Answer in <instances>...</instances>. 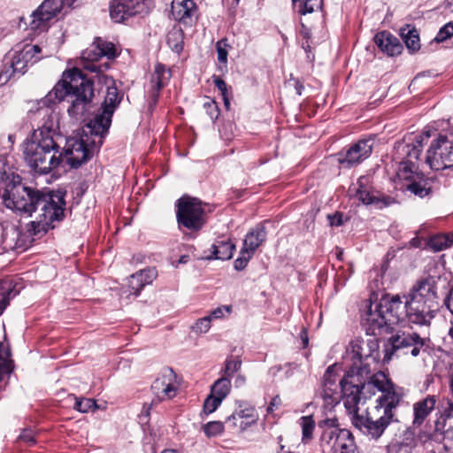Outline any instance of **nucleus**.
<instances>
[{"label": "nucleus", "mask_w": 453, "mask_h": 453, "mask_svg": "<svg viewBox=\"0 0 453 453\" xmlns=\"http://www.w3.org/2000/svg\"><path fill=\"white\" fill-rule=\"evenodd\" d=\"M3 201L7 208L34 219L28 231L35 235L53 228L52 223L64 217L65 201L60 194L45 195L21 182L9 183Z\"/></svg>", "instance_id": "obj_1"}, {"label": "nucleus", "mask_w": 453, "mask_h": 453, "mask_svg": "<svg viewBox=\"0 0 453 453\" xmlns=\"http://www.w3.org/2000/svg\"><path fill=\"white\" fill-rule=\"evenodd\" d=\"M93 96V82L80 69L73 68L63 73L61 81L39 104L49 108L50 104L56 102L67 101L70 103L67 108L69 116L76 121H81L89 109ZM46 111L47 119L35 131H48L52 139H57V117L49 112V109Z\"/></svg>", "instance_id": "obj_2"}, {"label": "nucleus", "mask_w": 453, "mask_h": 453, "mask_svg": "<svg viewBox=\"0 0 453 453\" xmlns=\"http://www.w3.org/2000/svg\"><path fill=\"white\" fill-rule=\"evenodd\" d=\"M373 386L381 392L372 408L367 409L365 414H359L358 404H355V411H350L352 424L363 433L373 439L380 438L388 426L393 421L396 410V394L395 386L388 376L382 372L373 374L370 380L361 387L370 389Z\"/></svg>", "instance_id": "obj_3"}, {"label": "nucleus", "mask_w": 453, "mask_h": 453, "mask_svg": "<svg viewBox=\"0 0 453 453\" xmlns=\"http://www.w3.org/2000/svg\"><path fill=\"white\" fill-rule=\"evenodd\" d=\"M429 131L423 133H411L398 143V150L403 156L398 164V189L409 192L420 198L426 196L430 187L424 174L418 171L416 161L422 151L423 145L430 138Z\"/></svg>", "instance_id": "obj_4"}, {"label": "nucleus", "mask_w": 453, "mask_h": 453, "mask_svg": "<svg viewBox=\"0 0 453 453\" xmlns=\"http://www.w3.org/2000/svg\"><path fill=\"white\" fill-rule=\"evenodd\" d=\"M23 157L27 165L40 174L49 173L63 161L58 142L48 131L33 132L23 143Z\"/></svg>", "instance_id": "obj_5"}, {"label": "nucleus", "mask_w": 453, "mask_h": 453, "mask_svg": "<svg viewBox=\"0 0 453 453\" xmlns=\"http://www.w3.org/2000/svg\"><path fill=\"white\" fill-rule=\"evenodd\" d=\"M436 299L437 295L434 282L429 280L418 281L412 287L405 301L408 321L419 326H429L434 318L437 306Z\"/></svg>", "instance_id": "obj_6"}, {"label": "nucleus", "mask_w": 453, "mask_h": 453, "mask_svg": "<svg viewBox=\"0 0 453 453\" xmlns=\"http://www.w3.org/2000/svg\"><path fill=\"white\" fill-rule=\"evenodd\" d=\"M361 388L348 380V378H340L334 372V366H329L324 374V382L321 395L328 405H335L343 400V404L349 414L355 411V404L360 403Z\"/></svg>", "instance_id": "obj_7"}, {"label": "nucleus", "mask_w": 453, "mask_h": 453, "mask_svg": "<svg viewBox=\"0 0 453 453\" xmlns=\"http://www.w3.org/2000/svg\"><path fill=\"white\" fill-rule=\"evenodd\" d=\"M176 218L179 227L191 232L200 231L206 221V214L200 200L182 196L177 202Z\"/></svg>", "instance_id": "obj_8"}, {"label": "nucleus", "mask_w": 453, "mask_h": 453, "mask_svg": "<svg viewBox=\"0 0 453 453\" xmlns=\"http://www.w3.org/2000/svg\"><path fill=\"white\" fill-rule=\"evenodd\" d=\"M42 49L38 45H25L22 50H16L5 58V69L0 73V82H6L12 77L20 76L26 72L29 62H37L41 59Z\"/></svg>", "instance_id": "obj_9"}, {"label": "nucleus", "mask_w": 453, "mask_h": 453, "mask_svg": "<svg viewBox=\"0 0 453 453\" xmlns=\"http://www.w3.org/2000/svg\"><path fill=\"white\" fill-rule=\"evenodd\" d=\"M121 101V96L116 87H108L101 111L91 119L88 127L91 133L96 134H103L109 129L113 112L119 106Z\"/></svg>", "instance_id": "obj_10"}, {"label": "nucleus", "mask_w": 453, "mask_h": 453, "mask_svg": "<svg viewBox=\"0 0 453 453\" xmlns=\"http://www.w3.org/2000/svg\"><path fill=\"white\" fill-rule=\"evenodd\" d=\"M426 161L435 171L452 167L453 142L440 135L428 149Z\"/></svg>", "instance_id": "obj_11"}, {"label": "nucleus", "mask_w": 453, "mask_h": 453, "mask_svg": "<svg viewBox=\"0 0 453 453\" xmlns=\"http://www.w3.org/2000/svg\"><path fill=\"white\" fill-rule=\"evenodd\" d=\"M63 159L73 167L77 168L87 162L91 157V150L88 146V136H71L66 139L65 145L61 150Z\"/></svg>", "instance_id": "obj_12"}, {"label": "nucleus", "mask_w": 453, "mask_h": 453, "mask_svg": "<svg viewBox=\"0 0 453 453\" xmlns=\"http://www.w3.org/2000/svg\"><path fill=\"white\" fill-rule=\"evenodd\" d=\"M321 449L323 453H356L354 437L349 431H342L336 434L326 432L321 437Z\"/></svg>", "instance_id": "obj_13"}, {"label": "nucleus", "mask_w": 453, "mask_h": 453, "mask_svg": "<svg viewBox=\"0 0 453 453\" xmlns=\"http://www.w3.org/2000/svg\"><path fill=\"white\" fill-rule=\"evenodd\" d=\"M148 12L147 0H112L110 4L111 19L117 23Z\"/></svg>", "instance_id": "obj_14"}, {"label": "nucleus", "mask_w": 453, "mask_h": 453, "mask_svg": "<svg viewBox=\"0 0 453 453\" xmlns=\"http://www.w3.org/2000/svg\"><path fill=\"white\" fill-rule=\"evenodd\" d=\"M114 58L116 57V49L112 42L96 39L92 45L81 53V61L84 68L91 72H98L99 66L95 63L100 58Z\"/></svg>", "instance_id": "obj_15"}, {"label": "nucleus", "mask_w": 453, "mask_h": 453, "mask_svg": "<svg viewBox=\"0 0 453 453\" xmlns=\"http://www.w3.org/2000/svg\"><path fill=\"white\" fill-rule=\"evenodd\" d=\"M178 388L177 376L172 368H164L151 385V389L158 401L174 397Z\"/></svg>", "instance_id": "obj_16"}, {"label": "nucleus", "mask_w": 453, "mask_h": 453, "mask_svg": "<svg viewBox=\"0 0 453 453\" xmlns=\"http://www.w3.org/2000/svg\"><path fill=\"white\" fill-rule=\"evenodd\" d=\"M64 0H45L31 15L29 23L32 30L47 28L48 22L62 10Z\"/></svg>", "instance_id": "obj_17"}, {"label": "nucleus", "mask_w": 453, "mask_h": 453, "mask_svg": "<svg viewBox=\"0 0 453 453\" xmlns=\"http://www.w3.org/2000/svg\"><path fill=\"white\" fill-rule=\"evenodd\" d=\"M428 341L416 332L398 330V357L409 355L418 357L421 350L427 347Z\"/></svg>", "instance_id": "obj_18"}, {"label": "nucleus", "mask_w": 453, "mask_h": 453, "mask_svg": "<svg viewBox=\"0 0 453 453\" xmlns=\"http://www.w3.org/2000/svg\"><path fill=\"white\" fill-rule=\"evenodd\" d=\"M373 145L374 140L372 138L359 140L348 149L339 161L348 167L356 165L370 157Z\"/></svg>", "instance_id": "obj_19"}, {"label": "nucleus", "mask_w": 453, "mask_h": 453, "mask_svg": "<svg viewBox=\"0 0 453 453\" xmlns=\"http://www.w3.org/2000/svg\"><path fill=\"white\" fill-rule=\"evenodd\" d=\"M197 7L193 0H173L172 15L173 19L184 25L191 26L196 18Z\"/></svg>", "instance_id": "obj_20"}, {"label": "nucleus", "mask_w": 453, "mask_h": 453, "mask_svg": "<svg viewBox=\"0 0 453 453\" xmlns=\"http://www.w3.org/2000/svg\"><path fill=\"white\" fill-rule=\"evenodd\" d=\"M155 268H146L132 274L128 279L127 296L134 295L137 296L144 286L152 283L157 278Z\"/></svg>", "instance_id": "obj_21"}, {"label": "nucleus", "mask_w": 453, "mask_h": 453, "mask_svg": "<svg viewBox=\"0 0 453 453\" xmlns=\"http://www.w3.org/2000/svg\"><path fill=\"white\" fill-rule=\"evenodd\" d=\"M437 403V396L434 395H428L425 398L416 402L412 405L413 420L412 426L419 427L425 422L426 418L434 410Z\"/></svg>", "instance_id": "obj_22"}, {"label": "nucleus", "mask_w": 453, "mask_h": 453, "mask_svg": "<svg viewBox=\"0 0 453 453\" xmlns=\"http://www.w3.org/2000/svg\"><path fill=\"white\" fill-rule=\"evenodd\" d=\"M257 420V415L255 408L244 403H240L239 409L226 419L227 422L233 423V426H239L241 430H245L252 424H255Z\"/></svg>", "instance_id": "obj_23"}, {"label": "nucleus", "mask_w": 453, "mask_h": 453, "mask_svg": "<svg viewBox=\"0 0 453 453\" xmlns=\"http://www.w3.org/2000/svg\"><path fill=\"white\" fill-rule=\"evenodd\" d=\"M453 244V237L445 234H437L432 236L428 240H421L418 237L411 239L410 245L414 248H420L423 245L425 248L431 250L434 252L441 251Z\"/></svg>", "instance_id": "obj_24"}, {"label": "nucleus", "mask_w": 453, "mask_h": 453, "mask_svg": "<svg viewBox=\"0 0 453 453\" xmlns=\"http://www.w3.org/2000/svg\"><path fill=\"white\" fill-rule=\"evenodd\" d=\"M378 349V342L372 338L356 340L352 342V351L360 361L369 358L376 360Z\"/></svg>", "instance_id": "obj_25"}, {"label": "nucleus", "mask_w": 453, "mask_h": 453, "mask_svg": "<svg viewBox=\"0 0 453 453\" xmlns=\"http://www.w3.org/2000/svg\"><path fill=\"white\" fill-rule=\"evenodd\" d=\"M266 238L265 228L258 225L252 228L245 236L242 250H246L250 254H254L255 250L265 242Z\"/></svg>", "instance_id": "obj_26"}, {"label": "nucleus", "mask_w": 453, "mask_h": 453, "mask_svg": "<svg viewBox=\"0 0 453 453\" xmlns=\"http://www.w3.org/2000/svg\"><path fill=\"white\" fill-rule=\"evenodd\" d=\"M235 245L229 240H218L211 246V255L206 259L228 260L232 258Z\"/></svg>", "instance_id": "obj_27"}, {"label": "nucleus", "mask_w": 453, "mask_h": 453, "mask_svg": "<svg viewBox=\"0 0 453 453\" xmlns=\"http://www.w3.org/2000/svg\"><path fill=\"white\" fill-rule=\"evenodd\" d=\"M374 42L382 52L390 57L395 56L396 38L391 33L388 31L379 32L374 37Z\"/></svg>", "instance_id": "obj_28"}, {"label": "nucleus", "mask_w": 453, "mask_h": 453, "mask_svg": "<svg viewBox=\"0 0 453 453\" xmlns=\"http://www.w3.org/2000/svg\"><path fill=\"white\" fill-rule=\"evenodd\" d=\"M400 35L410 51L415 52L419 50V36L415 28H402Z\"/></svg>", "instance_id": "obj_29"}, {"label": "nucleus", "mask_w": 453, "mask_h": 453, "mask_svg": "<svg viewBox=\"0 0 453 453\" xmlns=\"http://www.w3.org/2000/svg\"><path fill=\"white\" fill-rule=\"evenodd\" d=\"M396 303V297L392 298V304H380L379 315L383 320L384 324L389 328L393 329L396 324V315L393 311V304Z\"/></svg>", "instance_id": "obj_30"}, {"label": "nucleus", "mask_w": 453, "mask_h": 453, "mask_svg": "<svg viewBox=\"0 0 453 453\" xmlns=\"http://www.w3.org/2000/svg\"><path fill=\"white\" fill-rule=\"evenodd\" d=\"M231 386V380L222 376L212 384L211 393L224 400L230 393Z\"/></svg>", "instance_id": "obj_31"}, {"label": "nucleus", "mask_w": 453, "mask_h": 453, "mask_svg": "<svg viewBox=\"0 0 453 453\" xmlns=\"http://www.w3.org/2000/svg\"><path fill=\"white\" fill-rule=\"evenodd\" d=\"M184 35L180 27H173L167 35V44L176 53L183 50Z\"/></svg>", "instance_id": "obj_32"}, {"label": "nucleus", "mask_w": 453, "mask_h": 453, "mask_svg": "<svg viewBox=\"0 0 453 453\" xmlns=\"http://www.w3.org/2000/svg\"><path fill=\"white\" fill-rule=\"evenodd\" d=\"M170 78V71L167 70L163 65L157 64L155 66L154 74L152 76L151 82L153 87L159 90L164 87L166 81Z\"/></svg>", "instance_id": "obj_33"}, {"label": "nucleus", "mask_w": 453, "mask_h": 453, "mask_svg": "<svg viewBox=\"0 0 453 453\" xmlns=\"http://www.w3.org/2000/svg\"><path fill=\"white\" fill-rule=\"evenodd\" d=\"M323 2L322 0H301L298 1L296 7L298 8V12L301 15H305L308 13H312L314 12L320 11L322 8Z\"/></svg>", "instance_id": "obj_34"}, {"label": "nucleus", "mask_w": 453, "mask_h": 453, "mask_svg": "<svg viewBox=\"0 0 453 453\" xmlns=\"http://www.w3.org/2000/svg\"><path fill=\"white\" fill-rule=\"evenodd\" d=\"M299 425L302 428L303 441H308L312 438V433L315 428V421L311 416H303L299 419Z\"/></svg>", "instance_id": "obj_35"}, {"label": "nucleus", "mask_w": 453, "mask_h": 453, "mask_svg": "<svg viewBox=\"0 0 453 453\" xmlns=\"http://www.w3.org/2000/svg\"><path fill=\"white\" fill-rule=\"evenodd\" d=\"M367 180H368L367 178L363 176V177H360L357 181L359 187H358L357 195L358 196V199L360 201H362V203L365 204L372 203L374 202V198H375L365 188V185L367 182Z\"/></svg>", "instance_id": "obj_36"}, {"label": "nucleus", "mask_w": 453, "mask_h": 453, "mask_svg": "<svg viewBox=\"0 0 453 453\" xmlns=\"http://www.w3.org/2000/svg\"><path fill=\"white\" fill-rule=\"evenodd\" d=\"M10 354L5 350L3 343L0 342V380L5 373H9L12 371Z\"/></svg>", "instance_id": "obj_37"}, {"label": "nucleus", "mask_w": 453, "mask_h": 453, "mask_svg": "<svg viewBox=\"0 0 453 453\" xmlns=\"http://www.w3.org/2000/svg\"><path fill=\"white\" fill-rule=\"evenodd\" d=\"M74 409L80 412H88L97 409V404L93 399L75 398Z\"/></svg>", "instance_id": "obj_38"}, {"label": "nucleus", "mask_w": 453, "mask_h": 453, "mask_svg": "<svg viewBox=\"0 0 453 453\" xmlns=\"http://www.w3.org/2000/svg\"><path fill=\"white\" fill-rule=\"evenodd\" d=\"M12 293L8 282H0V315L9 303L10 295Z\"/></svg>", "instance_id": "obj_39"}, {"label": "nucleus", "mask_w": 453, "mask_h": 453, "mask_svg": "<svg viewBox=\"0 0 453 453\" xmlns=\"http://www.w3.org/2000/svg\"><path fill=\"white\" fill-rule=\"evenodd\" d=\"M203 429L206 436L214 437L223 433L224 425L220 421H211L206 423Z\"/></svg>", "instance_id": "obj_40"}, {"label": "nucleus", "mask_w": 453, "mask_h": 453, "mask_svg": "<svg viewBox=\"0 0 453 453\" xmlns=\"http://www.w3.org/2000/svg\"><path fill=\"white\" fill-rule=\"evenodd\" d=\"M222 401V399L211 393L203 403V411L206 414L212 413L221 404Z\"/></svg>", "instance_id": "obj_41"}, {"label": "nucleus", "mask_w": 453, "mask_h": 453, "mask_svg": "<svg viewBox=\"0 0 453 453\" xmlns=\"http://www.w3.org/2000/svg\"><path fill=\"white\" fill-rule=\"evenodd\" d=\"M242 367V361L239 358H229L226 360L224 376L231 378L234 372Z\"/></svg>", "instance_id": "obj_42"}, {"label": "nucleus", "mask_w": 453, "mask_h": 453, "mask_svg": "<svg viewBox=\"0 0 453 453\" xmlns=\"http://www.w3.org/2000/svg\"><path fill=\"white\" fill-rule=\"evenodd\" d=\"M320 426L324 427V431L322 433L321 437L328 431L333 432L334 434H336L338 432L342 431H348L347 429H339L338 428V419L336 418H327L324 419L320 423Z\"/></svg>", "instance_id": "obj_43"}, {"label": "nucleus", "mask_w": 453, "mask_h": 453, "mask_svg": "<svg viewBox=\"0 0 453 453\" xmlns=\"http://www.w3.org/2000/svg\"><path fill=\"white\" fill-rule=\"evenodd\" d=\"M211 319L205 316L202 319H197L195 325L192 326V331L196 334H203L207 333L211 328Z\"/></svg>", "instance_id": "obj_44"}, {"label": "nucleus", "mask_w": 453, "mask_h": 453, "mask_svg": "<svg viewBox=\"0 0 453 453\" xmlns=\"http://www.w3.org/2000/svg\"><path fill=\"white\" fill-rule=\"evenodd\" d=\"M416 445V435L414 426L407 428L403 434V440L398 443V448L401 446H406L413 448Z\"/></svg>", "instance_id": "obj_45"}, {"label": "nucleus", "mask_w": 453, "mask_h": 453, "mask_svg": "<svg viewBox=\"0 0 453 453\" xmlns=\"http://www.w3.org/2000/svg\"><path fill=\"white\" fill-rule=\"evenodd\" d=\"M252 254L246 251V250H241L240 256L237 259H235L234 263V269L237 271L243 270L247 265L250 259L252 257Z\"/></svg>", "instance_id": "obj_46"}, {"label": "nucleus", "mask_w": 453, "mask_h": 453, "mask_svg": "<svg viewBox=\"0 0 453 453\" xmlns=\"http://www.w3.org/2000/svg\"><path fill=\"white\" fill-rule=\"evenodd\" d=\"M442 437V432H440L439 422L435 424V431L433 434H428L427 432L421 431L418 434V439L422 442H426L429 440L439 441Z\"/></svg>", "instance_id": "obj_47"}, {"label": "nucleus", "mask_w": 453, "mask_h": 453, "mask_svg": "<svg viewBox=\"0 0 453 453\" xmlns=\"http://www.w3.org/2000/svg\"><path fill=\"white\" fill-rule=\"evenodd\" d=\"M203 108L206 110L207 114L211 119H216L219 117V111L216 102L209 97L203 103Z\"/></svg>", "instance_id": "obj_48"}, {"label": "nucleus", "mask_w": 453, "mask_h": 453, "mask_svg": "<svg viewBox=\"0 0 453 453\" xmlns=\"http://www.w3.org/2000/svg\"><path fill=\"white\" fill-rule=\"evenodd\" d=\"M228 44L226 42V40H220L216 44L217 49V54H218V60L220 63L226 64L227 61V48Z\"/></svg>", "instance_id": "obj_49"}, {"label": "nucleus", "mask_w": 453, "mask_h": 453, "mask_svg": "<svg viewBox=\"0 0 453 453\" xmlns=\"http://www.w3.org/2000/svg\"><path fill=\"white\" fill-rule=\"evenodd\" d=\"M453 35V23L449 22L444 25L438 32L435 41L443 42Z\"/></svg>", "instance_id": "obj_50"}, {"label": "nucleus", "mask_w": 453, "mask_h": 453, "mask_svg": "<svg viewBox=\"0 0 453 453\" xmlns=\"http://www.w3.org/2000/svg\"><path fill=\"white\" fill-rule=\"evenodd\" d=\"M396 349V336L393 335L388 340V346L385 349L384 361H388L392 358Z\"/></svg>", "instance_id": "obj_51"}, {"label": "nucleus", "mask_w": 453, "mask_h": 453, "mask_svg": "<svg viewBox=\"0 0 453 453\" xmlns=\"http://www.w3.org/2000/svg\"><path fill=\"white\" fill-rule=\"evenodd\" d=\"M230 311H231V306H228V305L221 306V307H218L215 310H213L212 311H211V313L207 317H209L211 321L212 319H222L225 315V312L229 313Z\"/></svg>", "instance_id": "obj_52"}, {"label": "nucleus", "mask_w": 453, "mask_h": 453, "mask_svg": "<svg viewBox=\"0 0 453 453\" xmlns=\"http://www.w3.org/2000/svg\"><path fill=\"white\" fill-rule=\"evenodd\" d=\"M19 439L28 444H33L35 442L34 433L31 430H24L20 434Z\"/></svg>", "instance_id": "obj_53"}, {"label": "nucleus", "mask_w": 453, "mask_h": 453, "mask_svg": "<svg viewBox=\"0 0 453 453\" xmlns=\"http://www.w3.org/2000/svg\"><path fill=\"white\" fill-rule=\"evenodd\" d=\"M327 219L329 222V225L332 226H339L342 225V214H334V215H327Z\"/></svg>", "instance_id": "obj_54"}, {"label": "nucleus", "mask_w": 453, "mask_h": 453, "mask_svg": "<svg viewBox=\"0 0 453 453\" xmlns=\"http://www.w3.org/2000/svg\"><path fill=\"white\" fill-rule=\"evenodd\" d=\"M282 402L279 395L274 396L270 404L267 407V412L273 413L275 409H278L281 405Z\"/></svg>", "instance_id": "obj_55"}, {"label": "nucleus", "mask_w": 453, "mask_h": 453, "mask_svg": "<svg viewBox=\"0 0 453 453\" xmlns=\"http://www.w3.org/2000/svg\"><path fill=\"white\" fill-rule=\"evenodd\" d=\"M444 304L453 315V287L449 289L444 299Z\"/></svg>", "instance_id": "obj_56"}, {"label": "nucleus", "mask_w": 453, "mask_h": 453, "mask_svg": "<svg viewBox=\"0 0 453 453\" xmlns=\"http://www.w3.org/2000/svg\"><path fill=\"white\" fill-rule=\"evenodd\" d=\"M214 83L218 89L221 92L222 96H226L227 94V85L222 79L216 78Z\"/></svg>", "instance_id": "obj_57"}, {"label": "nucleus", "mask_w": 453, "mask_h": 453, "mask_svg": "<svg viewBox=\"0 0 453 453\" xmlns=\"http://www.w3.org/2000/svg\"><path fill=\"white\" fill-rule=\"evenodd\" d=\"M395 257V251L392 250V251H389L388 254H387V258H386V262L383 264L382 265V270L383 272L385 273L388 268V262L389 260H392L393 258Z\"/></svg>", "instance_id": "obj_58"}, {"label": "nucleus", "mask_w": 453, "mask_h": 453, "mask_svg": "<svg viewBox=\"0 0 453 453\" xmlns=\"http://www.w3.org/2000/svg\"><path fill=\"white\" fill-rule=\"evenodd\" d=\"M245 383H246V378L242 374H239L234 380V385L236 388L242 387Z\"/></svg>", "instance_id": "obj_59"}, {"label": "nucleus", "mask_w": 453, "mask_h": 453, "mask_svg": "<svg viewBox=\"0 0 453 453\" xmlns=\"http://www.w3.org/2000/svg\"><path fill=\"white\" fill-rule=\"evenodd\" d=\"M300 337H301V340L303 342V347L306 348L308 346V342H309L307 332L305 330H303L300 334Z\"/></svg>", "instance_id": "obj_60"}, {"label": "nucleus", "mask_w": 453, "mask_h": 453, "mask_svg": "<svg viewBox=\"0 0 453 453\" xmlns=\"http://www.w3.org/2000/svg\"><path fill=\"white\" fill-rule=\"evenodd\" d=\"M444 6L446 9H449V11L453 12V0H446Z\"/></svg>", "instance_id": "obj_61"}, {"label": "nucleus", "mask_w": 453, "mask_h": 453, "mask_svg": "<svg viewBox=\"0 0 453 453\" xmlns=\"http://www.w3.org/2000/svg\"><path fill=\"white\" fill-rule=\"evenodd\" d=\"M440 453H453V447L443 446L442 450Z\"/></svg>", "instance_id": "obj_62"}, {"label": "nucleus", "mask_w": 453, "mask_h": 453, "mask_svg": "<svg viewBox=\"0 0 453 453\" xmlns=\"http://www.w3.org/2000/svg\"><path fill=\"white\" fill-rule=\"evenodd\" d=\"M382 201L385 206H388L394 203V199L390 197H384Z\"/></svg>", "instance_id": "obj_63"}, {"label": "nucleus", "mask_w": 453, "mask_h": 453, "mask_svg": "<svg viewBox=\"0 0 453 453\" xmlns=\"http://www.w3.org/2000/svg\"><path fill=\"white\" fill-rule=\"evenodd\" d=\"M222 97H223L224 104H225L226 108L228 110L230 108V102H229V99L227 98V94L226 96H222Z\"/></svg>", "instance_id": "obj_64"}]
</instances>
